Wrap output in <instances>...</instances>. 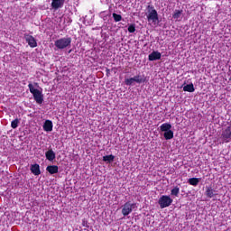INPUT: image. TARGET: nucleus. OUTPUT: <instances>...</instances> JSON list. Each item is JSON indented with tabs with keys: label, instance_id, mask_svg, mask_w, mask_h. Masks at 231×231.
<instances>
[{
	"label": "nucleus",
	"instance_id": "7",
	"mask_svg": "<svg viewBox=\"0 0 231 231\" xmlns=\"http://www.w3.org/2000/svg\"><path fill=\"white\" fill-rule=\"evenodd\" d=\"M134 207H136V204H134V203H133V204L131 202L125 203L122 208L123 216H129V214H131V212H133V209L134 208Z\"/></svg>",
	"mask_w": 231,
	"mask_h": 231
},
{
	"label": "nucleus",
	"instance_id": "26",
	"mask_svg": "<svg viewBox=\"0 0 231 231\" xmlns=\"http://www.w3.org/2000/svg\"><path fill=\"white\" fill-rule=\"evenodd\" d=\"M101 3H104L105 5H109V3H111V0H101Z\"/></svg>",
	"mask_w": 231,
	"mask_h": 231
},
{
	"label": "nucleus",
	"instance_id": "4",
	"mask_svg": "<svg viewBox=\"0 0 231 231\" xmlns=\"http://www.w3.org/2000/svg\"><path fill=\"white\" fill-rule=\"evenodd\" d=\"M219 140L220 143H229L231 142V121L227 127L222 129Z\"/></svg>",
	"mask_w": 231,
	"mask_h": 231
},
{
	"label": "nucleus",
	"instance_id": "12",
	"mask_svg": "<svg viewBox=\"0 0 231 231\" xmlns=\"http://www.w3.org/2000/svg\"><path fill=\"white\" fill-rule=\"evenodd\" d=\"M43 130L46 131V133H51V131H53V122H51V120H46L43 124Z\"/></svg>",
	"mask_w": 231,
	"mask_h": 231
},
{
	"label": "nucleus",
	"instance_id": "27",
	"mask_svg": "<svg viewBox=\"0 0 231 231\" xmlns=\"http://www.w3.org/2000/svg\"><path fill=\"white\" fill-rule=\"evenodd\" d=\"M35 86H38V84H37V83H35Z\"/></svg>",
	"mask_w": 231,
	"mask_h": 231
},
{
	"label": "nucleus",
	"instance_id": "22",
	"mask_svg": "<svg viewBox=\"0 0 231 231\" xmlns=\"http://www.w3.org/2000/svg\"><path fill=\"white\" fill-rule=\"evenodd\" d=\"M171 196H175V198H178V196H180V187L176 186L171 189Z\"/></svg>",
	"mask_w": 231,
	"mask_h": 231
},
{
	"label": "nucleus",
	"instance_id": "25",
	"mask_svg": "<svg viewBox=\"0 0 231 231\" xmlns=\"http://www.w3.org/2000/svg\"><path fill=\"white\" fill-rule=\"evenodd\" d=\"M128 32L129 33H134V32H136V26H134V24H131L128 26Z\"/></svg>",
	"mask_w": 231,
	"mask_h": 231
},
{
	"label": "nucleus",
	"instance_id": "16",
	"mask_svg": "<svg viewBox=\"0 0 231 231\" xmlns=\"http://www.w3.org/2000/svg\"><path fill=\"white\" fill-rule=\"evenodd\" d=\"M160 129L162 133H167V131H171V129H172V125L169 123H164L160 126Z\"/></svg>",
	"mask_w": 231,
	"mask_h": 231
},
{
	"label": "nucleus",
	"instance_id": "15",
	"mask_svg": "<svg viewBox=\"0 0 231 231\" xmlns=\"http://www.w3.org/2000/svg\"><path fill=\"white\" fill-rule=\"evenodd\" d=\"M46 171L51 174H57L59 172V166L57 165L47 166Z\"/></svg>",
	"mask_w": 231,
	"mask_h": 231
},
{
	"label": "nucleus",
	"instance_id": "17",
	"mask_svg": "<svg viewBox=\"0 0 231 231\" xmlns=\"http://www.w3.org/2000/svg\"><path fill=\"white\" fill-rule=\"evenodd\" d=\"M183 91H188V93H194L196 88H194V84L190 83L183 87Z\"/></svg>",
	"mask_w": 231,
	"mask_h": 231
},
{
	"label": "nucleus",
	"instance_id": "5",
	"mask_svg": "<svg viewBox=\"0 0 231 231\" xmlns=\"http://www.w3.org/2000/svg\"><path fill=\"white\" fill-rule=\"evenodd\" d=\"M134 82H136V84H142L145 82V79L140 75H136L134 78L125 79V84L126 86H134Z\"/></svg>",
	"mask_w": 231,
	"mask_h": 231
},
{
	"label": "nucleus",
	"instance_id": "10",
	"mask_svg": "<svg viewBox=\"0 0 231 231\" xmlns=\"http://www.w3.org/2000/svg\"><path fill=\"white\" fill-rule=\"evenodd\" d=\"M205 196H207V198H216L217 191L212 189V187H206Z\"/></svg>",
	"mask_w": 231,
	"mask_h": 231
},
{
	"label": "nucleus",
	"instance_id": "23",
	"mask_svg": "<svg viewBox=\"0 0 231 231\" xmlns=\"http://www.w3.org/2000/svg\"><path fill=\"white\" fill-rule=\"evenodd\" d=\"M112 15L116 23H120V21H122V15L117 14L116 13H114Z\"/></svg>",
	"mask_w": 231,
	"mask_h": 231
},
{
	"label": "nucleus",
	"instance_id": "20",
	"mask_svg": "<svg viewBox=\"0 0 231 231\" xmlns=\"http://www.w3.org/2000/svg\"><path fill=\"white\" fill-rule=\"evenodd\" d=\"M182 14L183 10H175L172 17L173 19H176V21H178V19H181Z\"/></svg>",
	"mask_w": 231,
	"mask_h": 231
},
{
	"label": "nucleus",
	"instance_id": "13",
	"mask_svg": "<svg viewBox=\"0 0 231 231\" xmlns=\"http://www.w3.org/2000/svg\"><path fill=\"white\" fill-rule=\"evenodd\" d=\"M45 158H46V160H48L49 162H53V160H55V158H56L55 152H53L51 149L48 150V151L45 152Z\"/></svg>",
	"mask_w": 231,
	"mask_h": 231
},
{
	"label": "nucleus",
	"instance_id": "19",
	"mask_svg": "<svg viewBox=\"0 0 231 231\" xmlns=\"http://www.w3.org/2000/svg\"><path fill=\"white\" fill-rule=\"evenodd\" d=\"M163 136L165 140H172V138H174V132H172V130H168L167 132H164Z\"/></svg>",
	"mask_w": 231,
	"mask_h": 231
},
{
	"label": "nucleus",
	"instance_id": "11",
	"mask_svg": "<svg viewBox=\"0 0 231 231\" xmlns=\"http://www.w3.org/2000/svg\"><path fill=\"white\" fill-rule=\"evenodd\" d=\"M66 0H52L51 6L53 10H59V8H62L64 6V3Z\"/></svg>",
	"mask_w": 231,
	"mask_h": 231
},
{
	"label": "nucleus",
	"instance_id": "1",
	"mask_svg": "<svg viewBox=\"0 0 231 231\" xmlns=\"http://www.w3.org/2000/svg\"><path fill=\"white\" fill-rule=\"evenodd\" d=\"M146 19L151 24H158L160 18L158 17V11L154 9V5H147Z\"/></svg>",
	"mask_w": 231,
	"mask_h": 231
},
{
	"label": "nucleus",
	"instance_id": "8",
	"mask_svg": "<svg viewBox=\"0 0 231 231\" xmlns=\"http://www.w3.org/2000/svg\"><path fill=\"white\" fill-rule=\"evenodd\" d=\"M24 40L29 44L30 48H37V41L30 34H24Z\"/></svg>",
	"mask_w": 231,
	"mask_h": 231
},
{
	"label": "nucleus",
	"instance_id": "14",
	"mask_svg": "<svg viewBox=\"0 0 231 231\" xmlns=\"http://www.w3.org/2000/svg\"><path fill=\"white\" fill-rule=\"evenodd\" d=\"M31 172H32L34 176H39V174H41V166H39V164L31 165Z\"/></svg>",
	"mask_w": 231,
	"mask_h": 231
},
{
	"label": "nucleus",
	"instance_id": "2",
	"mask_svg": "<svg viewBox=\"0 0 231 231\" xmlns=\"http://www.w3.org/2000/svg\"><path fill=\"white\" fill-rule=\"evenodd\" d=\"M28 88H29L30 93H32L35 102L37 104H42V102H44V96L42 95V91L35 88L33 87V84H32V83H30L28 85Z\"/></svg>",
	"mask_w": 231,
	"mask_h": 231
},
{
	"label": "nucleus",
	"instance_id": "18",
	"mask_svg": "<svg viewBox=\"0 0 231 231\" xmlns=\"http://www.w3.org/2000/svg\"><path fill=\"white\" fill-rule=\"evenodd\" d=\"M103 162H105L106 163H113V162H115V155L110 154L103 156Z\"/></svg>",
	"mask_w": 231,
	"mask_h": 231
},
{
	"label": "nucleus",
	"instance_id": "28",
	"mask_svg": "<svg viewBox=\"0 0 231 231\" xmlns=\"http://www.w3.org/2000/svg\"><path fill=\"white\" fill-rule=\"evenodd\" d=\"M229 80H231V78L229 79Z\"/></svg>",
	"mask_w": 231,
	"mask_h": 231
},
{
	"label": "nucleus",
	"instance_id": "3",
	"mask_svg": "<svg viewBox=\"0 0 231 231\" xmlns=\"http://www.w3.org/2000/svg\"><path fill=\"white\" fill-rule=\"evenodd\" d=\"M54 46L58 48V50H66V48H71V37H63L58 39L54 42Z\"/></svg>",
	"mask_w": 231,
	"mask_h": 231
},
{
	"label": "nucleus",
	"instance_id": "6",
	"mask_svg": "<svg viewBox=\"0 0 231 231\" xmlns=\"http://www.w3.org/2000/svg\"><path fill=\"white\" fill-rule=\"evenodd\" d=\"M161 208H167V207H171L172 205V199H171L167 195H162L158 201Z\"/></svg>",
	"mask_w": 231,
	"mask_h": 231
},
{
	"label": "nucleus",
	"instance_id": "21",
	"mask_svg": "<svg viewBox=\"0 0 231 231\" xmlns=\"http://www.w3.org/2000/svg\"><path fill=\"white\" fill-rule=\"evenodd\" d=\"M188 183H189V185H193V187H197V185L199 183V179L190 178L189 179Z\"/></svg>",
	"mask_w": 231,
	"mask_h": 231
},
{
	"label": "nucleus",
	"instance_id": "24",
	"mask_svg": "<svg viewBox=\"0 0 231 231\" xmlns=\"http://www.w3.org/2000/svg\"><path fill=\"white\" fill-rule=\"evenodd\" d=\"M11 127L13 129H17L19 127V119H14L11 122Z\"/></svg>",
	"mask_w": 231,
	"mask_h": 231
},
{
	"label": "nucleus",
	"instance_id": "9",
	"mask_svg": "<svg viewBox=\"0 0 231 231\" xmlns=\"http://www.w3.org/2000/svg\"><path fill=\"white\" fill-rule=\"evenodd\" d=\"M160 59H162V53L160 51H153L148 56V60L150 61L160 60Z\"/></svg>",
	"mask_w": 231,
	"mask_h": 231
}]
</instances>
